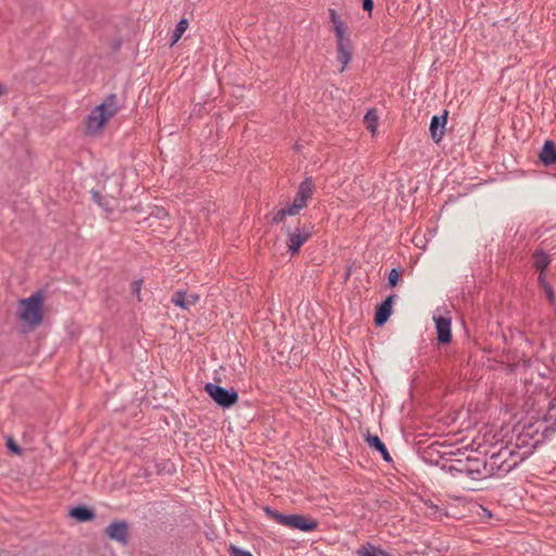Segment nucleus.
<instances>
[{
    "mask_svg": "<svg viewBox=\"0 0 556 556\" xmlns=\"http://www.w3.org/2000/svg\"><path fill=\"white\" fill-rule=\"evenodd\" d=\"M263 510L269 518H271L279 525L289 527L291 529H296V530H301L304 532H311V531H315L318 528V522L315 519H313L311 517H306L304 515H299V514L283 515L277 510L270 508L269 506H265L263 508Z\"/></svg>",
    "mask_w": 556,
    "mask_h": 556,
    "instance_id": "4",
    "label": "nucleus"
},
{
    "mask_svg": "<svg viewBox=\"0 0 556 556\" xmlns=\"http://www.w3.org/2000/svg\"><path fill=\"white\" fill-rule=\"evenodd\" d=\"M362 5L364 11L368 12L369 16H371V12L374 9V0H362Z\"/></svg>",
    "mask_w": 556,
    "mask_h": 556,
    "instance_id": "30",
    "label": "nucleus"
},
{
    "mask_svg": "<svg viewBox=\"0 0 556 556\" xmlns=\"http://www.w3.org/2000/svg\"><path fill=\"white\" fill-rule=\"evenodd\" d=\"M448 112L446 110L443 111L442 115H434L430 122V135L433 142L437 144L440 143L445 134V125L447 123Z\"/></svg>",
    "mask_w": 556,
    "mask_h": 556,
    "instance_id": "9",
    "label": "nucleus"
},
{
    "mask_svg": "<svg viewBox=\"0 0 556 556\" xmlns=\"http://www.w3.org/2000/svg\"><path fill=\"white\" fill-rule=\"evenodd\" d=\"M539 273V276H538V285L539 287L542 289L548 285H551L547 280V275H546V271H538Z\"/></svg>",
    "mask_w": 556,
    "mask_h": 556,
    "instance_id": "29",
    "label": "nucleus"
},
{
    "mask_svg": "<svg viewBox=\"0 0 556 556\" xmlns=\"http://www.w3.org/2000/svg\"><path fill=\"white\" fill-rule=\"evenodd\" d=\"M395 298V294H391L377 306L374 317L376 326H383L388 321L392 314V304Z\"/></svg>",
    "mask_w": 556,
    "mask_h": 556,
    "instance_id": "13",
    "label": "nucleus"
},
{
    "mask_svg": "<svg viewBox=\"0 0 556 556\" xmlns=\"http://www.w3.org/2000/svg\"><path fill=\"white\" fill-rule=\"evenodd\" d=\"M542 290L544 291L546 300L548 301V303L551 305H554L556 303V295H555V292H554V289H553L552 285H548V286L542 288Z\"/></svg>",
    "mask_w": 556,
    "mask_h": 556,
    "instance_id": "26",
    "label": "nucleus"
},
{
    "mask_svg": "<svg viewBox=\"0 0 556 556\" xmlns=\"http://www.w3.org/2000/svg\"><path fill=\"white\" fill-rule=\"evenodd\" d=\"M337 60L342 65L340 73H342L352 59V45L349 37L337 39Z\"/></svg>",
    "mask_w": 556,
    "mask_h": 556,
    "instance_id": "11",
    "label": "nucleus"
},
{
    "mask_svg": "<svg viewBox=\"0 0 556 556\" xmlns=\"http://www.w3.org/2000/svg\"><path fill=\"white\" fill-rule=\"evenodd\" d=\"M8 448L10 451H12L13 453H15V454H20L21 453L20 446L11 438L8 441Z\"/></svg>",
    "mask_w": 556,
    "mask_h": 556,
    "instance_id": "31",
    "label": "nucleus"
},
{
    "mask_svg": "<svg viewBox=\"0 0 556 556\" xmlns=\"http://www.w3.org/2000/svg\"><path fill=\"white\" fill-rule=\"evenodd\" d=\"M357 556H392L388 552L367 543L356 551Z\"/></svg>",
    "mask_w": 556,
    "mask_h": 556,
    "instance_id": "21",
    "label": "nucleus"
},
{
    "mask_svg": "<svg viewBox=\"0 0 556 556\" xmlns=\"http://www.w3.org/2000/svg\"><path fill=\"white\" fill-rule=\"evenodd\" d=\"M433 320L435 323L438 342L440 344L450 343L452 341V331H451L452 320H451V318L444 317V316H434Z\"/></svg>",
    "mask_w": 556,
    "mask_h": 556,
    "instance_id": "10",
    "label": "nucleus"
},
{
    "mask_svg": "<svg viewBox=\"0 0 556 556\" xmlns=\"http://www.w3.org/2000/svg\"><path fill=\"white\" fill-rule=\"evenodd\" d=\"M70 516L77 521L86 522L90 521L94 518V513L92 509L86 506H75L70 510Z\"/></svg>",
    "mask_w": 556,
    "mask_h": 556,
    "instance_id": "18",
    "label": "nucleus"
},
{
    "mask_svg": "<svg viewBox=\"0 0 556 556\" xmlns=\"http://www.w3.org/2000/svg\"><path fill=\"white\" fill-rule=\"evenodd\" d=\"M99 106H104L103 113H105L109 118H112L114 115H116L121 109V105L117 103V96L115 93L109 94L104 102Z\"/></svg>",
    "mask_w": 556,
    "mask_h": 556,
    "instance_id": "20",
    "label": "nucleus"
},
{
    "mask_svg": "<svg viewBox=\"0 0 556 556\" xmlns=\"http://www.w3.org/2000/svg\"><path fill=\"white\" fill-rule=\"evenodd\" d=\"M2 93H4V87H3L2 83L0 81V96H1Z\"/></svg>",
    "mask_w": 556,
    "mask_h": 556,
    "instance_id": "32",
    "label": "nucleus"
},
{
    "mask_svg": "<svg viewBox=\"0 0 556 556\" xmlns=\"http://www.w3.org/2000/svg\"><path fill=\"white\" fill-rule=\"evenodd\" d=\"M230 556H253L251 552L231 545L229 548Z\"/></svg>",
    "mask_w": 556,
    "mask_h": 556,
    "instance_id": "28",
    "label": "nucleus"
},
{
    "mask_svg": "<svg viewBox=\"0 0 556 556\" xmlns=\"http://www.w3.org/2000/svg\"><path fill=\"white\" fill-rule=\"evenodd\" d=\"M187 28H188V21L186 18L180 20L177 23L174 34H173V43L177 42L180 39V37L182 36V34L186 31Z\"/></svg>",
    "mask_w": 556,
    "mask_h": 556,
    "instance_id": "24",
    "label": "nucleus"
},
{
    "mask_svg": "<svg viewBox=\"0 0 556 556\" xmlns=\"http://www.w3.org/2000/svg\"><path fill=\"white\" fill-rule=\"evenodd\" d=\"M315 185L312 177H306L300 185L291 204L278 210L271 218L275 225L285 222L287 216H295L307 206L308 200L312 198Z\"/></svg>",
    "mask_w": 556,
    "mask_h": 556,
    "instance_id": "1",
    "label": "nucleus"
},
{
    "mask_svg": "<svg viewBox=\"0 0 556 556\" xmlns=\"http://www.w3.org/2000/svg\"><path fill=\"white\" fill-rule=\"evenodd\" d=\"M552 263L551 255L543 249H536L532 253V267L535 271H546Z\"/></svg>",
    "mask_w": 556,
    "mask_h": 556,
    "instance_id": "16",
    "label": "nucleus"
},
{
    "mask_svg": "<svg viewBox=\"0 0 556 556\" xmlns=\"http://www.w3.org/2000/svg\"><path fill=\"white\" fill-rule=\"evenodd\" d=\"M92 199L96 203H98L104 211L112 212L113 206L111 205L110 201L101 195L99 191H92Z\"/></svg>",
    "mask_w": 556,
    "mask_h": 556,
    "instance_id": "23",
    "label": "nucleus"
},
{
    "mask_svg": "<svg viewBox=\"0 0 556 556\" xmlns=\"http://www.w3.org/2000/svg\"><path fill=\"white\" fill-rule=\"evenodd\" d=\"M204 391L223 408H230L239 399L238 392L233 388L226 389L212 382L204 386Z\"/></svg>",
    "mask_w": 556,
    "mask_h": 556,
    "instance_id": "6",
    "label": "nucleus"
},
{
    "mask_svg": "<svg viewBox=\"0 0 556 556\" xmlns=\"http://www.w3.org/2000/svg\"><path fill=\"white\" fill-rule=\"evenodd\" d=\"M104 106H96L87 118V128L90 132L100 131L105 123L110 119L105 113H103Z\"/></svg>",
    "mask_w": 556,
    "mask_h": 556,
    "instance_id": "12",
    "label": "nucleus"
},
{
    "mask_svg": "<svg viewBox=\"0 0 556 556\" xmlns=\"http://www.w3.org/2000/svg\"><path fill=\"white\" fill-rule=\"evenodd\" d=\"M522 457L518 451L513 447L504 446L498 452L493 453L489 459H486V466L490 471V476L505 475L511 471L520 462Z\"/></svg>",
    "mask_w": 556,
    "mask_h": 556,
    "instance_id": "2",
    "label": "nucleus"
},
{
    "mask_svg": "<svg viewBox=\"0 0 556 556\" xmlns=\"http://www.w3.org/2000/svg\"><path fill=\"white\" fill-rule=\"evenodd\" d=\"M329 16H330L331 23L333 24V29H334L337 39L349 37L346 35L348 27L340 20L339 15L334 9H329Z\"/></svg>",
    "mask_w": 556,
    "mask_h": 556,
    "instance_id": "19",
    "label": "nucleus"
},
{
    "mask_svg": "<svg viewBox=\"0 0 556 556\" xmlns=\"http://www.w3.org/2000/svg\"><path fill=\"white\" fill-rule=\"evenodd\" d=\"M364 121L367 125V129L375 135L378 126V115L376 113V110L370 109L367 111V113L364 116Z\"/></svg>",
    "mask_w": 556,
    "mask_h": 556,
    "instance_id": "22",
    "label": "nucleus"
},
{
    "mask_svg": "<svg viewBox=\"0 0 556 556\" xmlns=\"http://www.w3.org/2000/svg\"><path fill=\"white\" fill-rule=\"evenodd\" d=\"M142 283H143L142 279H138V280L132 281L130 285L132 294L137 295L139 301H141L140 291L142 288Z\"/></svg>",
    "mask_w": 556,
    "mask_h": 556,
    "instance_id": "27",
    "label": "nucleus"
},
{
    "mask_svg": "<svg viewBox=\"0 0 556 556\" xmlns=\"http://www.w3.org/2000/svg\"><path fill=\"white\" fill-rule=\"evenodd\" d=\"M313 235V226L311 224H304L302 226H298L293 231L288 229L287 231V247L288 251L294 255L296 254L301 247L309 240Z\"/></svg>",
    "mask_w": 556,
    "mask_h": 556,
    "instance_id": "7",
    "label": "nucleus"
},
{
    "mask_svg": "<svg viewBox=\"0 0 556 556\" xmlns=\"http://www.w3.org/2000/svg\"><path fill=\"white\" fill-rule=\"evenodd\" d=\"M366 442L371 448L378 451L386 462L392 460L388 448L386 447L384 443L379 439L378 435L368 434L366 437Z\"/></svg>",
    "mask_w": 556,
    "mask_h": 556,
    "instance_id": "17",
    "label": "nucleus"
},
{
    "mask_svg": "<svg viewBox=\"0 0 556 556\" xmlns=\"http://www.w3.org/2000/svg\"><path fill=\"white\" fill-rule=\"evenodd\" d=\"M104 534L112 541L117 542L122 546L129 544V523L126 520L112 521L104 529Z\"/></svg>",
    "mask_w": 556,
    "mask_h": 556,
    "instance_id": "8",
    "label": "nucleus"
},
{
    "mask_svg": "<svg viewBox=\"0 0 556 556\" xmlns=\"http://www.w3.org/2000/svg\"><path fill=\"white\" fill-rule=\"evenodd\" d=\"M401 273L396 268H392L388 275V287L394 288L400 279Z\"/></svg>",
    "mask_w": 556,
    "mask_h": 556,
    "instance_id": "25",
    "label": "nucleus"
},
{
    "mask_svg": "<svg viewBox=\"0 0 556 556\" xmlns=\"http://www.w3.org/2000/svg\"><path fill=\"white\" fill-rule=\"evenodd\" d=\"M42 309L43 296L40 292H35L29 298L20 301L17 315L21 320L36 327L42 323Z\"/></svg>",
    "mask_w": 556,
    "mask_h": 556,
    "instance_id": "5",
    "label": "nucleus"
},
{
    "mask_svg": "<svg viewBox=\"0 0 556 556\" xmlns=\"http://www.w3.org/2000/svg\"><path fill=\"white\" fill-rule=\"evenodd\" d=\"M199 299L198 294H188L184 290H177L172 296V302L182 309H189L190 306L198 303Z\"/></svg>",
    "mask_w": 556,
    "mask_h": 556,
    "instance_id": "14",
    "label": "nucleus"
},
{
    "mask_svg": "<svg viewBox=\"0 0 556 556\" xmlns=\"http://www.w3.org/2000/svg\"><path fill=\"white\" fill-rule=\"evenodd\" d=\"M539 159L544 166L556 165V143L553 140L544 142Z\"/></svg>",
    "mask_w": 556,
    "mask_h": 556,
    "instance_id": "15",
    "label": "nucleus"
},
{
    "mask_svg": "<svg viewBox=\"0 0 556 556\" xmlns=\"http://www.w3.org/2000/svg\"><path fill=\"white\" fill-rule=\"evenodd\" d=\"M450 471L453 476L466 475L475 481L491 477L486 459L478 457H468L465 462L458 459L454 465L450 466Z\"/></svg>",
    "mask_w": 556,
    "mask_h": 556,
    "instance_id": "3",
    "label": "nucleus"
}]
</instances>
